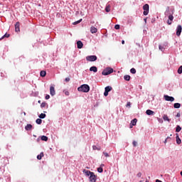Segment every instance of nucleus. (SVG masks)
<instances>
[{
    "instance_id": "46",
    "label": "nucleus",
    "mask_w": 182,
    "mask_h": 182,
    "mask_svg": "<svg viewBox=\"0 0 182 182\" xmlns=\"http://www.w3.org/2000/svg\"><path fill=\"white\" fill-rule=\"evenodd\" d=\"M136 176L137 177H141V172H139Z\"/></svg>"
},
{
    "instance_id": "44",
    "label": "nucleus",
    "mask_w": 182,
    "mask_h": 182,
    "mask_svg": "<svg viewBox=\"0 0 182 182\" xmlns=\"http://www.w3.org/2000/svg\"><path fill=\"white\" fill-rule=\"evenodd\" d=\"M103 154L105 156V157H109V154L107 152H103Z\"/></svg>"
},
{
    "instance_id": "32",
    "label": "nucleus",
    "mask_w": 182,
    "mask_h": 182,
    "mask_svg": "<svg viewBox=\"0 0 182 182\" xmlns=\"http://www.w3.org/2000/svg\"><path fill=\"white\" fill-rule=\"evenodd\" d=\"M173 19H174V16H173V15H171V14L169 15L168 16V20L171 21H173Z\"/></svg>"
},
{
    "instance_id": "22",
    "label": "nucleus",
    "mask_w": 182,
    "mask_h": 182,
    "mask_svg": "<svg viewBox=\"0 0 182 182\" xmlns=\"http://www.w3.org/2000/svg\"><path fill=\"white\" fill-rule=\"evenodd\" d=\"M176 133H179V132H181V127L180 125H177L176 128Z\"/></svg>"
},
{
    "instance_id": "54",
    "label": "nucleus",
    "mask_w": 182,
    "mask_h": 182,
    "mask_svg": "<svg viewBox=\"0 0 182 182\" xmlns=\"http://www.w3.org/2000/svg\"><path fill=\"white\" fill-rule=\"evenodd\" d=\"M144 22L146 23V22H147V18H144Z\"/></svg>"
},
{
    "instance_id": "17",
    "label": "nucleus",
    "mask_w": 182,
    "mask_h": 182,
    "mask_svg": "<svg viewBox=\"0 0 182 182\" xmlns=\"http://www.w3.org/2000/svg\"><path fill=\"white\" fill-rule=\"evenodd\" d=\"M173 107L174 109H180V107H181V105L180 103H175L173 105Z\"/></svg>"
},
{
    "instance_id": "7",
    "label": "nucleus",
    "mask_w": 182,
    "mask_h": 182,
    "mask_svg": "<svg viewBox=\"0 0 182 182\" xmlns=\"http://www.w3.org/2000/svg\"><path fill=\"white\" fill-rule=\"evenodd\" d=\"M90 181L91 182H96V175H95V173L92 172L91 173V176H90Z\"/></svg>"
},
{
    "instance_id": "50",
    "label": "nucleus",
    "mask_w": 182,
    "mask_h": 182,
    "mask_svg": "<svg viewBox=\"0 0 182 182\" xmlns=\"http://www.w3.org/2000/svg\"><path fill=\"white\" fill-rule=\"evenodd\" d=\"M156 182H163V181H160V180H159V179H156Z\"/></svg>"
},
{
    "instance_id": "10",
    "label": "nucleus",
    "mask_w": 182,
    "mask_h": 182,
    "mask_svg": "<svg viewBox=\"0 0 182 182\" xmlns=\"http://www.w3.org/2000/svg\"><path fill=\"white\" fill-rule=\"evenodd\" d=\"M83 173H85V176H87V177L91 176L92 173H93V172L90 171H87L86 169L83 170Z\"/></svg>"
},
{
    "instance_id": "42",
    "label": "nucleus",
    "mask_w": 182,
    "mask_h": 182,
    "mask_svg": "<svg viewBox=\"0 0 182 182\" xmlns=\"http://www.w3.org/2000/svg\"><path fill=\"white\" fill-rule=\"evenodd\" d=\"M65 82H70V77H66V78L65 79Z\"/></svg>"
},
{
    "instance_id": "2",
    "label": "nucleus",
    "mask_w": 182,
    "mask_h": 182,
    "mask_svg": "<svg viewBox=\"0 0 182 182\" xmlns=\"http://www.w3.org/2000/svg\"><path fill=\"white\" fill-rule=\"evenodd\" d=\"M111 73H113V68H107L102 71V75L107 76V75H110Z\"/></svg>"
},
{
    "instance_id": "13",
    "label": "nucleus",
    "mask_w": 182,
    "mask_h": 182,
    "mask_svg": "<svg viewBox=\"0 0 182 182\" xmlns=\"http://www.w3.org/2000/svg\"><path fill=\"white\" fill-rule=\"evenodd\" d=\"M90 32L91 33H96V32H97V28L95 26H91Z\"/></svg>"
},
{
    "instance_id": "57",
    "label": "nucleus",
    "mask_w": 182,
    "mask_h": 182,
    "mask_svg": "<svg viewBox=\"0 0 182 182\" xmlns=\"http://www.w3.org/2000/svg\"><path fill=\"white\" fill-rule=\"evenodd\" d=\"M38 103H41V100L38 101Z\"/></svg>"
},
{
    "instance_id": "47",
    "label": "nucleus",
    "mask_w": 182,
    "mask_h": 182,
    "mask_svg": "<svg viewBox=\"0 0 182 182\" xmlns=\"http://www.w3.org/2000/svg\"><path fill=\"white\" fill-rule=\"evenodd\" d=\"M130 105H131V104H130V102H127V105H126L127 107H130Z\"/></svg>"
},
{
    "instance_id": "55",
    "label": "nucleus",
    "mask_w": 182,
    "mask_h": 182,
    "mask_svg": "<svg viewBox=\"0 0 182 182\" xmlns=\"http://www.w3.org/2000/svg\"><path fill=\"white\" fill-rule=\"evenodd\" d=\"M24 116H26V112H23Z\"/></svg>"
},
{
    "instance_id": "18",
    "label": "nucleus",
    "mask_w": 182,
    "mask_h": 182,
    "mask_svg": "<svg viewBox=\"0 0 182 182\" xmlns=\"http://www.w3.org/2000/svg\"><path fill=\"white\" fill-rule=\"evenodd\" d=\"M136 123H137V119H134L131 121L132 126H136Z\"/></svg>"
},
{
    "instance_id": "58",
    "label": "nucleus",
    "mask_w": 182,
    "mask_h": 182,
    "mask_svg": "<svg viewBox=\"0 0 182 182\" xmlns=\"http://www.w3.org/2000/svg\"><path fill=\"white\" fill-rule=\"evenodd\" d=\"M43 113H46V111H44Z\"/></svg>"
},
{
    "instance_id": "5",
    "label": "nucleus",
    "mask_w": 182,
    "mask_h": 182,
    "mask_svg": "<svg viewBox=\"0 0 182 182\" xmlns=\"http://www.w3.org/2000/svg\"><path fill=\"white\" fill-rule=\"evenodd\" d=\"M165 100H166V102H174V97L168 96V95H164V96Z\"/></svg>"
},
{
    "instance_id": "33",
    "label": "nucleus",
    "mask_w": 182,
    "mask_h": 182,
    "mask_svg": "<svg viewBox=\"0 0 182 182\" xmlns=\"http://www.w3.org/2000/svg\"><path fill=\"white\" fill-rule=\"evenodd\" d=\"M97 171H98V173H103V168H102V167L98 168Z\"/></svg>"
},
{
    "instance_id": "59",
    "label": "nucleus",
    "mask_w": 182,
    "mask_h": 182,
    "mask_svg": "<svg viewBox=\"0 0 182 182\" xmlns=\"http://www.w3.org/2000/svg\"><path fill=\"white\" fill-rule=\"evenodd\" d=\"M139 182H143V181H140Z\"/></svg>"
},
{
    "instance_id": "11",
    "label": "nucleus",
    "mask_w": 182,
    "mask_h": 182,
    "mask_svg": "<svg viewBox=\"0 0 182 182\" xmlns=\"http://www.w3.org/2000/svg\"><path fill=\"white\" fill-rule=\"evenodd\" d=\"M77 48L78 49H82V48H83V43H82V41H78L77 42Z\"/></svg>"
},
{
    "instance_id": "31",
    "label": "nucleus",
    "mask_w": 182,
    "mask_h": 182,
    "mask_svg": "<svg viewBox=\"0 0 182 182\" xmlns=\"http://www.w3.org/2000/svg\"><path fill=\"white\" fill-rule=\"evenodd\" d=\"M178 73L179 75H181V73H182V65H181V66L179 67V68L178 69Z\"/></svg>"
},
{
    "instance_id": "38",
    "label": "nucleus",
    "mask_w": 182,
    "mask_h": 182,
    "mask_svg": "<svg viewBox=\"0 0 182 182\" xmlns=\"http://www.w3.org/2000/svg\"><path fill=\"white\" fill-rule=\"evenodd\" d=\"M132 144H133L134 147H136L137 146V142L136 141H134L132 142Z\"/></svg>"
},
{
    "instance_id": "4",
    "label": "nucleus",
    "mask_w": 182,
    "mask_h": 182,
    "mask_svg": "<svg viewBox=\"0 0 182 182\" xmlns=\"http://www.w3.org/2000/svg\"><path fill=\"white\" fill-rule=\"evenodd\" d=\"M143 9H144V15L147 16L149 15V4H146L143 6Z\"/></svg>"
},
{
    "instance_id": "26",
    "label": "nucleus",
    "mask_w": 182,
    "mask_h": 182,
    "mask_svg": "<svg viewBox=\"0 0 182 182\" xmlns=\"http://www.w3.org/2000/svg\"><path fill=\"white\" fill-rule=\"evenodd\" d=\"M41 140H43V141H48V136H41Z\"/></svg>"
},
{
    "instance_id": "23",
    "label": "nucleus",
    "mask_w": 182,
    "mask_h": 182,
    "mask_svg": "<svg viewBox=\"0 0 182 182\" xmlns=\"http://www.w3.org/2000/svg\"><path fill=\"white\" fill-rule=\"evenodd\" d=\"M124 80H127V82H129L130 80V75H124Z\"/></svg>"
},
{
    "instance_id": "6",
    "label": "nucleus",
    "mask_w": 182,
    "mask_h": 182,
    "mask_svg": "<svg viewBox=\"0 0 182 182\" xmlns=\"http://www.w3.org/2000/svg\"><path fill=\"white\" fill-rule=\"evenodd\" d=\"M181 31H182V27L181 25H178L176 28L177 36H180L181 35Z\"/></svg>"
},
{
    "instance_id": "36",
    "label": "nucleus",
    "mask_w": 182,
    "mask_h": 182,
    "mask_svg": "<svg viewBox=\"0 0 182 182\" xmlns=\"http://www.w3.org/2000/svg\"><path fill=\"white\" fill-rule=\"evenodd\" d=\"M46 102H43L41 105V107L43 108V107H46Z\"/></svg>"
},
{
    "instance_id": "28",
    "label": "nucleus",
    "mask_w": 182,
    "mask_h": 182,
    "mask_svg": "<svg viewBox=\"0 0 182 182\" xmlns=\"http://www.w3.org/2000/svg\"><path fill=\"white\" fill-rule=\"evenodd\" d=\"M36 123H37V124H42V119H37L36 121Z\"/></svg>"
},
{
    "instance_id": "37",
    "label": "nucleus",
    "mask_w": 182,
    "mask_h": 182,
    "mask_svg": "<svg viewBox=\"0 0 182 182\" xmlns=\"http://www.w3.org/2000/svg\"><path fill=\"white\" fill-rule=\"evenodd\" d=\"M159 50H161V52L164 50V47H163L162 46H159Z\"/></svg>"
},
{
    "instance_id": "39",
    "label": "nucleus",
    "mask_w": 182,
    "mask_h": 182,
    "mask_svg": "<svg viewBox=\"0 0 182 182\" xmlns=\"http://www.w3.org/2000/svg\"><path fill=\"white\" fill-rule=\"evenodd\" d=\"M115 29H120V26L119 24L115 25Z\"/></svg>"
},
{
    "instance_id": "25",
    "label": "nucleus",
    "mask_w": 182,
    "mask_h": 182,
    "mask_svg": "<svg viewBox=\"0 0 182 182\" xmlns=\"http://www.w3.org/2000/svg\"><path fill=\"white\" fill-rule=\"evenodd\" d=\"M40 119H45L46 117V114H43V113H41L39 117H38Z\"/></svg>"
},
{
    "instance_id": "40",
    "label": "nucleus",
    "mask_w": 182,
    "mask_h": 182,
    "mask_svg": "<svg viewBox=\"0 0 182 182\" xmlns=\"http://www.w3.org/2000/svg\"><path fill=\"white\" fill-rule=\"evenodd\" d=\"M104 96H109V92L105 90Z\"/></svg>"
},
{
    "instance_id": "1",
    "label": "nucleus",
    "mask_w": 182,
    "mask_h": 182,
    "mask_svg": "<svg viewBox=\"0 0 182 182\" xmlns=\"http://www.w3.org/2000/svg\"><path fill=\"white\" fill-rule=\"evenodd\" d=\"M78 92H82L83 93H88L90 90V87L88 85L84 84L77 88Z\"/></svg>"
},
{
    "instance_id": "27",
    "label": "nucleus",
    "mask_w": 182,
    "mask_h": 182,
    "mask_svg": "<svg viewBox=\"0 0 182 182\" xmlns=\"http://www.w3.org/2000/svg\"><path fill=\"white\" fill-rule=\"evenodd\" d=\"M112 87L107 86L105 87V91L109 92L112 90Z\"/></svg>"
},
{
    "instance_id": "41",
    "label": "nucleus",
    "mask_w": 182,
    "mask_h": 182,
    "mask_svg": "<svg viewBox=\"0 0 182 182\" xmlns=\"http://www.w3.org/2000/svg\"><path fill=\"white\" fill-rule=\"evenodd\" d=\"M48 99H50V96L49 95H46V100H48Z\"/></svg>"
},
{
    "instance_id": "15",
    "label": "nucleus",
    "mask_w": 182,
    "mask_h": 182,
    "mask_svg": "<svg viewBox=\"0 0 182 182\" xmlns=\"http://www.w3.org/2000/svg\"><path fill=\"white\" fill-rule=\"evenodd\" d=\"M176 143L177 144H181V139H180V137L178 136V134H176Z\"/></svg>"
},
{
    "instance_id": "52",
    "label": "nucleus",
    "mask_w": 182,
    "mask_h": 182,
    "mask_svg": "<svg viewBox=\"0 0 182 182\" xmlns=\"http://www.w3.org/2000/svg\"><path fill=\"white\" fill-rule=\"evenodd\" d=\"M122 45H124V40L122 41Z\"/></svg>"
},
{
    "instance_id": "51",
    "label": "nucleus",
    "mask_w": 182,
    "mask_h": 182,
    "mask_svg": "<svg viewBox=\"0 0 182 182\" xmlns=\"http://www.w3.org/2000/svg\"><path fill=\"white\" fill-rule=\"evenodd\" d=\"M100 167H105V164H102L101 165H100Z\"/></svg>"
},
{
    "instance_id": "35",
    "label": "nucleus",
    "mask_w": 182,
    "mask_h": 182,
    "mask_svg": "<svg viewBox=\"0 0 182 182\" xmlns=\"http://www.w3.org/2000/svg\"><path fill=\"white\" fill-rule=\"evenodd\" d=\"M130 72H131V73H132L133 75L136 74V70H135L134 68H132V69L130 70Z\"/></svg>"
},
{
    "instance_id": "34",
    "label": "nucleus",
    "mask_w": 182,
    "mask_h": 182,
    "mask_svg": "<svg viewBox=\"0 0 182 182\" xmlns=\"http://www.w3.org/2000/svg\"><path fill=\"white\" fill-rule=\"evenodd\" d=\"M81 21H82V18H80V20H78V21L74 22V23H73V25H77V23H80Z\"/></svg>"
},
{
    "instance_id": "16",
    "label": "nucleus",
    "mask_w": 182,
    "mask_h": 182,
    "mask_svg": "<svg viewBox=\"0 0 182 182\" xmlns=\"http://www.w3.org/2000/svg\"><path fill=\"white\" fill-rule=\"evenodd\" d=\"M25 129L26 130H32V124H28L26 127H25Z\"/></svg>"
},
{
    "instance_id": "29",
    "label": "nucleus",
    "mask_w": 182,
    "mask_h": 182,
    "mask_svg": "<svg viewBox=\"0 0 182 182\" xmlns=\"http://www.w3.org/2000/svg\"><path fill=\"white\" fill-rule=\"evenodd\" d=\"M92 149H93V150H98V151H100L102 148L97 147V146H96L95 145H94V146H92Z\"/></svg>"
},
{
    "instance_id": "24",
    "label": "nucleus",
    "mask_w": 182,
    "mask_h": 182,
    "mask_svg": "<svg viewBox=\"0 0 182 182\" xmlns=\"http://www.w3.org/2000/svg\"><path fill=\"white\" fill-rule=\"evenodd\" d=\"M9 36H11V35L6 33L0 38V41H2L4 38H9Z\"/></svg>"
},
{
    "instance_id": "45",
    "label": "nucleus",
    "mask_w": 182,
    "mask_h": 182,
    "mask_svg": "<svg viewBox=\"0 0 182 182\" xmlns=\"http://www.w3.org/2000/svg\"><path fill=\"white\" fill-rule=\"evenodd\" d=\"M170 139H171V138H170V136H168V137L166 139L164 143H165V144L167 143V140H169Z\"/></svg>"
},
{
    "instance_id": "12",
    "label": "nucleus",
    "mask_w": 182,
    "mask_h": 182,
    "mask_svg": "<svg viewBox=\"0 0 182 182\" xmlns=\"http://www.w3.org/2000/svg\"><path fill=\"white\" fill-rule=\"evenodd\" d=\"M146 114L148 115V116H153L154 114V111H151V109H147L146 111Z\"/></svg>"
},
{
    "instance_id": "19",
    "label": "nucleus",
    "mask_w": 182,
    "mask_h": 182,
    "mask_svg": "<svg viewBox=\"0 0 182 182\" xmlns=\"http://www.w3.org/2000/svg\"><path fill=\"white\" fill-rule=\"evenodd\" d=\"M40 75L41 76V77H45V76H46V71L45 70L41 71Z\"/></svg>"
},
{
    "instance_id": "48",
    "label": "nucleus",
    "mask_w": 182,
    "mask_h": 182,
    "mask_svg": "<svg viewBox=\"0 0 182 182\" xmlns=\"http://www.w3.org/2000/svg\"><path fill=\"white\" fill-rule=\"evenodd\" d=\"M180 116H181V114H180V112H178L176 114V117H180Z\"/></svg>"
},
{
    "instance_id": "53",
    "label": "nucleus",
    "mask_w": 182,
    "mask_h": 182,
    "mask_svg": "<svg viewBox=\"0 0 182 182\" xmlns=\"http://www.w3.org/2000/svg\"><path fill=\"white\" fill-rule=\"evenodd\" d=\"M133 126H134V125H132V124H130V127H129L130 129H132V128H133Z\"/></svg>"
},
{
    "instance_id": "14",
    "label": "nucleus",
    "mask_w": 182,
    "mask_h": 182,
    "mask_svg": "<svg viewBox=\"0 0 182 182\" xmlns=\"http://www.w3.org/2000/svg\"><path fill=\"white\" fill-rule=\"evenodd\" d=\"M90 72H94L96 73L97 72V68L96 66H92L90 68Z\"/></svg>"
},
{
    "instance_id": "30",
    "label": "nucleus",
    "mask_w": 182,
    "mask_h": 182,
    "mask_svg": "<svg viewBox=\"0 0 182 182\" xmlns=\"http://www.w3.org/2000/svg\"><path fill=\"white\" fill-rule=\"evenodd\" d=\"M106 12H110V5H107L105 8Z\"/></svg>"
},
{
    "instance_id": "49",
    "label": "nucleus",
    "mask_w": 182,
    "mask_h": 182,
    "mask_svg": "<svg viewBox=\"0 0 182 182\" xmlns=\"http://www.w3.org/2000/svg\"><path fill=\"white\" fill-rule=\"evenodd\" d=\"M167 23H168V25H171V21H170V20H168Z\"/></svg>"
},
{
    "instance_id": "3",
    "label": "nucleus",
    "mask_w": 182,
    "mask_h": 182,
    "mask_svg": "<svg viewBox=\"0 0 182 182\" xmlns=\"http://www.w3.org/2000/svg\"><path fill=\"white\" fill-rule=\"evenodd\" d=\"M86 60H87L88 62H95V60H97V56L88 55L86 57Z\"/></svg>"
},
{
    "instance_id": "20",
    "label": "nucleus",
    "mask_w": 182,
    "mask_h": 182,
    "mask_svg": "<svg viewBox=\"0 0 182 182\" xmlns=\"http://www.w3.org/2000/svg\"><path fill=\"white\" fill-rule=\"evenodd\" d=\"M163 119L164 120L170 122V119H168V117L167 116V114H164Z\"/></svg>"
},
{
    "instance_id": "43",
    "label": "nucleus",
    "mask_w": 182,
    "mask_h": 182,
    "mask_svg": "<svg viewBox=\"0 0 182 182\" xmlns=\"http://www.w3.org/2000/svg\"><path fill=\"white\" fill-rule=\"evenodd\" d=\"M64 93H65V96H69V95H70L68 91H65Z\"/></svg>"
},
{
    "instance_id": "8",
    "label": "nucleus",
    "mask_w": 182,
    "mask_h": 182,
    "mask_svg": "<svg viewBox=\"0 0 182 182\" xmlns=\"http://www.w3.org/2000/svg\"><path fill=\"white\" fill-rule=\"evenodd\" d=\"M50 95H51L52 96H55L56 95V92L55 91V87H50Z\"/></svg>"
},
{
    "instance_id": "9",
    "label": "nucleus",
    "mask_w": 182,
    "mask_h": 182,
    "mask_svg": "<svg viewBox=\"0 0 182 182\" xmlns=\"http://www.w3.org/2000/svg\"><path fill=\"white\" fill-rule=\"evenodd\" d=\"M19 26H21V24L19 23V22H16L15 24V31L16 32H21V29H20Z\"/></svg>"
},
{
    "instance_id": "21",
    "label": "nucleus",
    "mask_w": 182,
    "mask_h": 182,
    "mask_svg": "<svg viewBox=\"0 0 182 182\" xmlns=\"http://www.w3.org/2000/svg\"><path fill=\"white\" fill-rule=\"evenodd\" d=\"M43 152H41L39 155L37 156L38 160H42V157H43Z\"/></svg>"
},
{
    "instance_id": "56",
    "label": "nucleus",
    "mask_w": 182,
    "mask_h": 182,
    "mask_svg": "<svg viewBox=\"0 0 182 182\" xmlns=\"http://www.w3.org/2000/svg\"><path fill=\"white\" fill-rule=\"evenodd\" d=\"M165 15H167V11L165 12Z\"/></svg>"
}]
</instances>
